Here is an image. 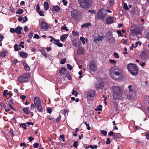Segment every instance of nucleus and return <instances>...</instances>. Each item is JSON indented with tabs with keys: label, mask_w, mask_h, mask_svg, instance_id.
Returning a JSON list of instances; mask_svg holds the SVG:
<instances>
[{
	"label": "nucleus",
	"mask_w": 149,
	"mask_h": 149,
	"mask_svg": "<svg viewBox=\"0 0 149 149\" xmlns=\"http://www.w3.org/2000/svg\"><path fill=\"white\" fill-rule=\"evenodd\" d=\"M52 109L50 107H48L47 108V112L49 114H51L52 111Z\"/></svg>",
	"instance_id": "nucleus-46"
},
{
	"label": "nucleus",
	"mask_w": 149,
	"mask_h": 149,
	"mask_svg": "<svg viewBox=\"0 0 149 149\" xmlns=\"http://www.w3.org/2000/svg\"><path fill=\"white\" fill-rule=\"evenodd\" d=\"M100 133L104 136H106L107 134V132L105 130H102L100 132Z\"/></svg>",
	"instance_id": "nucleus-40"
},
{
	"label": "nucleus",
	"mask_w": 149,
	"mask_h": 149,
	"mask_svg": "<svg viewBox=\"0 0 149 149\" xmlns=\"http://www.w3.org/2000/svg\"><path fill=\"white\" fill-rule=\"evenodd\" d=\"M113 137L115 139H119L121 138V135L120 133H115Z\"/></svg>",
	"instance_id": "nucleus-22"
},
{
	"label": "nucleus",
	"mask_w": 149,
	"mask_h": 149,
	"mask_svg": "<svg viewBox=\"0 0 149 149\" xmlns=\"http://www.w3.org/2000/svg\"><path fill=\"white\" fill-rule=\"evenodd\" d=\"M84 123L87 127V130H90L91 128L89 124H88L86 122H85Z\"/></svg>",
	"instance_id": "nucleus-43"
},
{
	"label": "nucleus",
	"mask_w": 149,
	"mask_h": 149,
	"mask_svg": "<svg viewBox=\"0 0 149 149\" xmlns=\"http://www.w3.org/2000/svg\"><path fill=\"white\" fill-rule=\"evenodd\" d=\"M59 137L60 139H62V141H64L65 140V138H64V134H62V135H61Z\"/></svg>",
	"instance_id": "nucleus-58"
},
{
	"label": "nucleus",
	"mask_w": 149,
	"mask_h": 149,
	"mask_svg": "<svg viewBox=\"0 0 149 149\" xmlns=\"http://www.w3.org/2000/svg\"><path fill=\"white\" fill-rule=\"evenodd\" d=\"M89 148H90L92 149H94V146L92 145L87 146L85 147L86 149H88Z\"/></svg>",
	"instance_id": "nucleus-42"
},
{
	"label": "nucleus",
	"mask_w": 149,
	"mask_h": 149,
	"mask_svg": "<svg viewBox=\"0 0 149 149\" xmlns=\"http://www.w3.org/2000/svg\"><path fill=\"white\" fill-rule=\"evenodd\" d=\"M61 29L63 30H65L66 31H68L69 30V29L66 26L65 24L62 27Z\"/></svg>",
	"instance_id": "nucleus-44"
},
{
	"label": "nucleus",
	"mask_w": 149,
	"mask_h": 149,
	"mask_svg": "<svg viewBox=\"0 0 149 149\" xmlns=\"http://www.w3.org/2000/svg\"><path fill=\"white\" fill-rule=\"evenodd\" d=\"M29 78V73L24 74L19 76L18 78V81L22 84L28 81Z\"/></svg>",
	"instance_id": "nucleus-5"
},
{
	"label": "nucleus",
	"mask_w": 149,
	"mask_h": 149,
	"mask_svg": "<svg viewBox=\"0 0 149 149\" xmlns=\"http://www.w3.org/2000/svg\"><path fill=\"white\" fill-rule=\"evenodd\" d=\"M109 74L112 79L116 80H120L123 77L122 70L116 67H113L110 69Z\"/></svg>",
	"instance_id": "nucleus-1"
},
{
	"label": "nucleus",
	"mask_w": 149,
	"mask_h": 149,
	"mask_svg": "<svg viewBox=\"0 0 149 149\" xmlns=\"http://www.w3.org/2000/svg\"><path fill=\"white\" fill-rule=\"evenodd\" d=\"M10 32L12 33H15V29L12 28H10Z\"/></svg>",
	"instance_id": "nucleus-59"
},
{
	"label": "nucleus",
	"mask_w": 149,
	"mask_h": 149,
	"mask_svg": "<svg viewBox=\"0 0 149 149\" xmlns=\"http://www.w3.org/2000/svg\"><path fill=\"white\" fill-rule=\"evenodd\" d=\"M77 52L80 54H82L84 52V50L82 47H79L77 50Z\"/></svg>",
	"instance_id": "nucleus-27"
},
{
	"label": "nucleus",
	"mask_w": 149,
	"mask_h": 149,
	"mask_svg": "<svg viewBox=\"0 0 149 149\" xmlns=\"http://www.w3.org/2000/svg\"><path fill=\"white\" fill-rule=\"evenodd\" d=\"M130 31L132 35L133 36H137L141 33L140 30L138 28H134L132 30L130 29Z\"/></svg>",
	"instance_id": "nucleus-9"
},
{
	"label": "nucleus",
	"mask_w": 149,
	"mask_h": 149,
	"mask_svg": "<svg viewBox=\"0 0 149 149\" xmlns=\"http://www.w3.org/2000/svg\"><path fill=\"white\" fill-rule=\"evenodd\" d=\"M24 10L23 9L19 8L18 9L17 11L16 12V13L20 15L22 14Z\"/></svg>",
	"instance_id": "nucleus-30"
},
{
	"label": "nucleus",
	"mask_w": 149,
	"mask_h": 149,
	"mask_svg": "<svg viewBox=\"0 0 149 149\" xmlns=\"http://www.w3.org/2000/svg\"><path fill=\"white\" fill-rule=\"evenodd\" d=\"M95 91H91L89 92L88 94L87 95V97H94L95 94Z\"/></svg>",
	"instance_id": "nucleus-18"
},
{
	"label": "nucleus",
	"mask_w": 149,
	"mask_h": 149,
	"mask_svg": "<svg viewBox=\"0 0 149 149\" xmlns=\"http://www.w3.org/2000/svg\"><path fill=\"white\" fill-rule=\"evenodd\" d=\"M114 109L115 111H116V113H118V112L119 111V109L118 105L117 104H116L115 105L114 108Z\"/></svg>",
	"instance_id": "nucleus-34"
},
{
	"label": "nucleus",
	"mask_w": 149,
	"mask_h": 149,
	"mask_svg": "<svg viewBox=\"0 0 149 149\" xmlns=\"http://www.w3.org/2000/svg\"><path fill=\"white\" fill-rule=\"evenodd\" d=\"M60 9V8L58 6H54L52 8V10H54L56 12L58 11Z\"/></svg>",
	"instance_id": "nucleus-25"
},
{
	"label": "nucleus",
	"mask_w": 149,
	"mask_h": 149,
	"mask_svg": "<svg viewBox=\"0 0 149 149\" xmlns=\"http://www.w3.org/2000/svg\"><path fill=\"white\" fill-rule=\"evenodd\" d=\"M49 24L44 21H42L40 24V27L42 29L46 30L48 29L49 26Z\"/></svg>",
	"instance_id": "nucleus-10"
},
{
	"label": "nucleus",
	"mask_w": 149,
	"mask_h": 149,
	"mask_svg": "<svg viewBox=\"0 0 149 149\" xmlns=\"http://www.w3.org/2000/svg\"><path fill=\"white\" fill-rule=\"evenodd\" d=\"M114 0H109V5L110 6H112L114 3Z\"/></svg>",
	"instance_id": "nucleus-55"
},
{
	"label": "nucleus",
	"mask_w": 149,
	"mask_h": 149,
	"mask_svg": "<svg viewBox=\"0 0 149 149\" xmlns=\"http://www.w3.org/2000/svg\"><path fill=\"white\" fill-rule=\"evenodd\" d=\"M89 67L91 70L93 72H95L97 70V65L94 61L92 60L91 61Z\"/></svg>",
	"instance_id": "nucleus-7"
},
{
	"label": "nucleus",
	"mask_w": 149,
	"mask_h": 149,
	"mask_svg": "<svg viewBox=\"0 0 149 149\" xmlns=\"http://www.w3.org/2000/svg\"><path fill=\"white\" fill-rule=\"evenodd\" d=\"M0 106L2 109H4L6 107V105L5 104L1 102H0Z\"/></svg>",
	"instance_id": "nucleus-52"
},
{
	"label": "nucleus",
	"mask_w": 149,
	"mask_h": 149,
	"mask_svg": "<svg viewBox=\"0 0 149 149\" xmlns=\"http://www.w3.org/2000/svg\"><path fill=\"white\" fill-rule=\"evenodd\" d=\"M123 8L126 10H129V8L127 6V4L125 3H124L123 4Z\"/></svg>",
	"instance_id": "nucleus-41"
},
{
	"label": "nucleus",
	"mask_w": 149,
	"mask_h": 149,
	"mask_svg": "<svg viewBox=\"0 0 149 149\" xmlns=\"http://www.w3.org/2000/svg\"><path fill=\"white\" fill-rule=\"evenodd\" d=\"M19 54L21 57L24 58H26L28 56V55L26 53L22 51H21L19 53Z\"/></svg>",
	"instance_id": "nucleus-20"
},
{
	"label": "nucleus",
	"mask_w": 149,
	"mask_h": 149,
	"mask_svg": "<svg viewBox=\"0 0 149 149\" xmlns=\"http://www.w3.org/2000/svg\"><path fill=\"white\" fill-rule=\"evenodd\" d=\"M33 34L34 33L32 31H30L29 34L28 36V38L29 39L33 37Z\"/></svg>",
	"instance_id": "nucleus-36"
},
{
	"label": "nucleus",
	"mask_w": 149,
	"mask_h": 149,
	"mask_svg": "<svg viewBox=\"0 0 149 149\" xmlns=\"http://www.w3.org/2000/svg\"><path fill=\"white\" fill-rule=\"evenodd\" d=\"M148 54L147 51L144 50L140 53V57L141 59L143 60H147L148 58Z\"/></svg>",
	"instance_id": "nucleus-8"
},
{
	"label": "nucleus",
	"mask_w": 149,
	"mask_h": 149,
	"mask_svg": "<svg viewBox=\"0 0 149 149\" xmlns=\"http://www.w3.org/2000/svg\"><path fill=\"white\" fill-rule=\"evenodd\" d=\"M109 62L110 63L112 64L113 63L114 65H115L116 64V61L115 60H112L111 59H110L109 60Z\"/></svg>",
	"instance_id": "nucleus-51"
},
{
	"label": "nucleus",
	"mask_w": 149,
	"mask_h": 149,
	"mask_svg": "<svg viewBox=\"0 0 149 149\" xmlns=\"http://www.w3.org/2000/svg\"><path fill=\"white\" fill-rule=\"evenodd\" d=\"M113 21V17L109 16L107 17L106 19V23L107 24H111Z\"/></svg>",
	"instance_id": "nucleus-14"
},
{
	"label": "nucleus",
	"mask_w": 149,
	"mask_h": 149,
	"mask_svg": "<svg viewBox=\"0 0 149 149\" xmlns=\"http://www.w3.org/2000/svg\"><path fill=\"white\" fill-rule=\"evenodd\" d=\"M80 40L82 42V43L83 45H84L85 43V39L83 37H81L80 38Z\"/></svg>",
	"instance_id": "nucleus-49"
},
{
	"label": "nucleus",
	"mask_w": 149,
	"mask_h": 149,
	"mask_svg": "<svg viewBox=\"0 0 149 149\" xmlns=\"http://www.w3.org/2000/svg\"><path fill=\"white\" fill-rule=\"evenodd\" d=\"M39 15L40 16H44L45 14H44L43 11L42 10H40L38 12Z\"/></svg>",
	"instance_id": "nucleus-48"
},
{
	"label": "nucleus",
	"mask_w": 149,
	"mask_h": 149,
	"mask_svg": "<svg viewBox=\"0 0 149 149\" xmlns=\"http://www.w3.org/2000/svg\"><path fill=\"white\" fill-rule=\"evenodd\" d=\"M107 13L104 9H100L97 14V18L98 20H103L106 17Z\"/></svg>",
	"instance_id": "nucleus-4"
},
{
	"label": "nucleus",
	"mask_w": 149,
	"mask_h": 149,
	"mask_svg": "<svg viewBox=\"0 0 149 149\" xmlns=\"http://www.w3.org/2000/svg\"><path fill=\"white\" fill-rule=\"evenodd\" d=\"M91 25V24L90 23H87L85 24H84L81 26V27L82 28H88Z\"/></svg>",
	"instance_id": "nucleus-24"
},
{
	"label": "nucleus",
	"mask_w": 149,
	"mask_h": 149,
	"mask_svg": "<svg viewBox=\"0 0 149 149\" xmlns=\"http://www.w3.org/2000/svg\"><path fill=\"white\" fill-rule=\"evenodd\" d=\"M8 54V51H2L1 53H0V57L1 58H3L5 57L6 54Z\"/></svg>",
	"instance_id": "nucleus-19"
},
{
	"label": "nucleus",
	"mask_w": 149,
	"mask_h": 149,
	"mask_svg": "<svg viewBox=\"0 0 149 149\" xmlns=\"http://www.w3.org/2000/svg\"><path fill=\"white\" fill-rule=\"evenodd\" d=\"M91 0H78V2L80 6L84 8L89 7V3Z\"/></svg>",
	"instance_id": "nucleus-6"
},
{
	"label": "nucleus",
	"mask_w": 149,
	"mask_h": 149,
	"mask_svg": "<svg viewBox=\"0 0 149 149\" xmlns=\"http://www.w3.org/2000/svg\"><path fill=\"white\" fill-rule=\"evenodd\" d=\"M18 47L19 45L17 44H15V45L14 47L15 51H19V49H18Z\"/></svg>",
	"instance_id": "nucleus-45"
},
{
	"label": "nucleus",
	"mask_w": 149,
	"mask_h": 149,
	"mask_svg": "<svg viewBox=\"0 0 149 149\" xmlns=\"http://www.w3.org/2000/svg\"><path fill=\"white\" fill-rule=\"evenodd\" d=\"M24 43V42L21 41L19 44V46L21 47L22 48H23L24 47V46L23 45Z\"/></svg>",
	"instance_id": "nucleus-63"
},
{
	"label": "nucleus",
	"mask_w": 149,
	"mask_h": 149,
	"mask_svg": "<svg viewBox=\"0 0 149 149\" xmlns=\"http://www.w3.org/2000/svg\"><path fill=\"white\" fill-rule=\"evenodd\" d=\"M67 67L68 69L70 70H71L72 69V67L71 65L69 64H68L67 65Z\"/></svg>",
	"instance_id": "nucleus-61"
},
{
	"label": "nucleus",
	"mask_w": 149,
	"mask_h": 149,
	"mask_svg": "<svg viewBox=\"0 0 149 149\" xmlns=\"http://www.w3.org/2000/svg\"><path fill=\"white\" fill-rule=\"evenodd\" d=\"M22 28L20 26H18L15 29V33L20 34L22 33L21 31L22 30Z\"/></svg>",
	"instance_id": "nucleus-16"
},
{
	"label": "nucleus",
	"mask_w": 149,
	"mask_h": 149,
	"mask_svg": "<svg viewBox=\"0 0 149 149\" xmlns=\"http://www.w3.org/2000/svg\"><path fill=\"white\" fill-rule=\"evenodd\" d=\"M68 36V34H64L62 35L61 37L60 40L61 41H63Z\"/></svg>",
	"instance_id": "nucleus-28"
},
{
	"label": "nucleus",
	"mask_w": 149,
	"mask_h": 149,
	"mask_svg": "<svg viewBox=\"0 0 149 149\" xmlns=\"http://www.w3.org/2000/svg\"><path fill=\"white\" fill-rule=\"evenodd\" d=\"M36 107V108L37 111L40 112H42L43 111V110L41 105Z\"/></svg>",
	"instance_id": "nucleus-26"
},
{
	"label": "nucleus",
	"mask_w": 149,
	"mask_h": 149,
	"mask_svg": "<svg viewBox=\"0 0 149 149\" xmlns=\"http://www.w3.org/2000/svg\"><path fill=\"white\" fill-rule=\"evenodd\" d=\"M8 91L6 90H4L3 91V96L7 97V95H9L10 94L9 93H8Z\"/></svg>",
	"instance_id": "nucleus-33"
},
{
	"label": "nucleus",
	"mask_w": 149,
	"mask_h": 149,
	"mask_svg": "<svg viewBox=\"0 0 149 149\" xmlns=\"http://www.w3.org/2000/svg\"><path fill=\"white\" fill-rule=\"evenodd\" d=\"M9 133L11 134L13 136H14L13 130L12 129H10L9 131Z\"/></svg>",
	"instance_id": "nucleus-60"
},
{
	"label": "nucleus",
	"mask_w": 149,
	"mask_h": 149,
	"mask_svg": "<svg viewBox=\"0 0 149 149\" xmlns=\"http://www.w3.org/2000/svg\"><path fill=\"white\" fill-rule=\"evenodd\" d=\"M72 33L74 36H77L79 35V34L77 31H73Z\"/></svg>",
	"instance_id": "nucleus-54"
},
{
	"label": "nucleus",
	"mask_w": 149,
	"mask_h": 149,
	"mask_svg": "<svg viewBox=\"0 0 149 149\" xmlns=\"http://www.w3.org/2000/svg\"><path fill=\"white\" fill-rule=\"evenodd\" d=\"M66 70V69L65 67L62 68L59 71V73L62 74H64L65 73V72Z\"/></svg>",
	"instance_id": "nucleus-21"
},
{
	"label": "nucleus",
	"mask_w": 149,
	"mask_h": 149,
	"mask_svg": "<svg viewBox=\"0 0 149 149\" xmlns=\"http://www.w3.org/2000/svg\"><path fill=\"white\" fill-rule=\"evenodd\" d=\"M127 68L132 75L136 76L138 74V69L135 64L129 63L127 65Z\"/></svg>",
	"instance_id": "nucleus-3"
},
{
	"label": "nucleus",
	"mask_w": 149,
	"mask_h": 149,
	"mask_svg": "<svg viewBox=\"0 0 149 149\" xmlns=\"http://www.w3.org/2000/svg\"><path fill=\"white\" fill-rule=\"evenodd\" d=\"M113 55L115 58H119L118 54L117 53L114 52L113 53Z\"/></svg>",
	"instance_id": "nucleus-53"
},
{
	"label": "nucleus",
	"mask_w": 149,
	"mask_h": 149,
	"mask_svg": "<svg viewBox=\"0 0 149 149\" xmlns=\"http://www.w3.org/2000/svg\"><path fill=\"white\" fill-rule=\"evenodd\" d=\"M39 102H40V99H39V98L37 97H35L34 99V103H38Z\"/></svg>",
	"instance_id": "nucleus-32"
},
{
	"label": "nucleus",
	"mask_w": 149,
	"mask_h": 149,
	"mask_svg": "<svg viewBox=\"0 0 149 149\" xmlns=\"http://www.w3.org/2000/svg\"><path fill=\"white\" fill-rule=\"evenodd\" d=\"M73 45L76 47H79L81 45V42L79 40L73 39L72 41Z\"/></svg>",
	"instance_id": "nucleus-11"
},
{
	"label": "nucleus",
	"mask_w": 149,
	"mask_h": 149,
	"mask_svg": "<svg viewBox=\"0 0 149 149\" xmlns=\"http://www.w3.org/2000/svg\"><path fill=\"white\" fill-rule=\"evenodd\" d=\"M72 95H74L75 97H77L78 95L77 92V91H75L74 89H73L72 90Z\"/></svg>",
	"instance_id": "nucleus-37"
},
{
	"label": "nucleus",
	"mask_w": 149,
	"mask_h": 149,
	"mask_svg": "<svg viewBox=\"0 0 149 149\" xmlns=\"http://www.w3.org/2000/svg\"><path fill=\"white\" fill-rule=\"evenodd\" d=\"M102 37L99 36L98 37H95V38L94 41L97 42V41H100L102 40Z\"/></svg>",
	"instance_id": "nucleus-29"
},
{
	"label": "nucleus",
	"mask_w": 149,
	"mask_h": 149,
	"mask_svg": "<svg viewBox=\"0 0 149 149\" xmlns=\"http://www.w3.org/2000/svg\"><path fill=\"white\" fill-rule=\"evenodd\" d=\"M61 118V115H59L58 117L56 119V122L57 124L59 123L60 120Z\"/></svg>",
	"instance_id": "nucleus-39"
},
{
	"label": "nucleus",
	"mask_w": 149,
	"mask_h": 149,
	"mask_svg": "<svg viewBox=\"0 0 149 149\" xmlns=\"http://www.w3.org/2000/svg\"><path fill=\"white\" fill-rule=\"evenodd\" d=\"M113 94V98L115 100H120L122 97L121 87L118 86H114L111 87Z\"/></svg>",
	"instance_id": "nucleus-2"
},
{
	"label": "nucleus",
	"mask_w": 149,
	"mask_h": 149,
	"mask_svg": "<svg viewBox=\"0 0 149 149\" xmlns=\"http://www.w3.org/2000/svg\"><path fill=\"white\" fill-rule=\"evenodd\" d=\"M104 83L103 82L98 84H96L95 87L96 88L98 89H102L104 87Z\"/></svg>",
	"instance_id": "nucleus-17"
},
{
	"label": "nucleus",
	"mask_w": 149,
	"mask_h": 149,
	"mask_svg": "<svg viewBox=\"0 0 149 149\" xmlns=\"http://www.w3.org/2000/svg\"><path fill=\"white\" fill-rule=\"evenodd\" d=\"M23 111L26 114H29V108H24L23 109Z\"/></svg>",
	"instance_id": "nucleus-31"
},
{
	"label": "nucleus",
	"mask_w": 149,
	"mask_h": 149,
	"mask_svg": "<svg viewBox=\"0 0 149 149\" xmlns=\"http://www.w3.org/2000/svg\"><path fill=\"white\" fill-rule=\"evenodd\" d=\"M109 36L111 37L109 38L108 39V41H109L110 43H113L115 40V38L113 36L112 33L110 32V34H109Z\"/></svg>",
	"instance_id": "nucleus-13"
},
{
	"label": "nucleus",
	"mask_w": 149,
	"mask_h": 149,
	"mask_svg": "<svg viewBox=\"0 0 149 149\" xmlns=\"http://www.w3.org/2000/svg\"><path fill=\"white\" fill-rule=\"evenodd\" d=\"M111 143V141L110 139L109 138H107V141L106 143L107 144H108Z\"/></svg>",
	"instance_id": "nucleus-62"
},
{
	"label": "nucleus",
	"mask_w": 149,
	"mask_h": 149,
	"mask_svg": "<svg viewBox=\"0 0 149 149\" xmlns=\"http://www.w3.org/2000/svg\"><path fill=\"white\" fill-rule=\"evenodd\" d=\"M117 33L120 36H122V34L121 33V31L120 30H118L116 31Z\"/></svg>",
	"instance_id": "nucleus-64"
},
{
	"label": "nucleus",
	"mask_w": 149,
	"mask_h": 149,
	"mask_svg": "<svg viewBox=\"0 0 149 149\" xmlns=\"http://www.w3.org/2000/svg\"><path fill=\"white\" fill-rule=\"evenodd\" d=\"M44 9L45 10H47L49 8V5L48 3L45 1L44 3Z\"/></svg>",
	"instance_id": "nucleus-23"
},
{
	"label": "nucleus",
	"mask_w": 149,
	"mask_h": 149,
	"mask_svg": "<svg viewBox=\"0 0 149 149\" xmlns=\"http://www.w3.org/2000/svg\"><path fill=\"white\" fill-rule=\"evenodd\" d=\"M88 12L89 13H90L92 14H95L96 13V11L94 10H89L88 11Z\"/></svg>",
	"instance_id": "nucleus-56"
},
{
	"label": "nucleus",
	"mask_w": 149,
	"mask_h": 149,
	"mask_svg": "<svg viewBox=\"0 0 149 149\" xmlns=\"http://www.w3.org/2000/svg\"><path fill=\"white\" fill-rule=\"evenodd\" d=\"M39 143H34L33 146L34 148H37L39 147Z\"/></svg>",
	"instance_id": "nucleus-47"
},
{
	"label": "nucleus",
	"mask_w": 149,
	"mask_h": 149,
	"mask_svg": "<svg viewBox=\"0 0 149 149\" xmlns=\"http://www.w3.org/2000/svg\"><path fill=\"white\" fill-rule=\"evenodd\" d=\"M22 63L24 67L25 70L27 71H29L30 70V68L29 66L24 61H22Z\"/></svg>",
	"instance_id": "nucleus-15"
},
{
	"label": "nucleus",
	"mask_w": 149,
	"mask_h": 149,
	"mask_svg": "<svg viewBox=\"0 0 149 149\" xmlns=\"http://www.w3.org/2000/svg\"><path fill=\"white\" fill-rule=\"evenodd\" d=\"M19 126L20 127H22L23 128H24L25 130L26 129V126L25 123H22L21 124H20Z\"/></svg>",
	"instance_id": "nucleus-35"
},
{
	"label": "nucleus",
	"mask_w": 149,
	"mask_h": 149,
	"mask_svg": "<svg viewBox=\"0 0 149 149\" xmlns=\"http://www.w3.org/2000/svg\"><path fill=\"white\" fill-rule=\"evenodd\" d=\"M66 61V59L65 58H64L62 59L60 61V63L61 64H63L65 63Z\"/></svg>",
	"instance_id": "nucleus-38"
},
{
	"label": "nucleus",
	"mask_w": 149,
	"mask_h": 149,
	"mask_svg": "<svg viewBox=\"0 0 149 149\" xmlns=\"http://www.w3.org/2000/svg\"><path fill=\"white\" fill-rule=\"evenodd\" d=\"M42 55L45 56V58H47V52L45 51H43L42 52Z\"/></svg>",
	"instance_id": "nucleus-50"
},
{
	"label": "nucleus",
	"mask_w": 149,
	"mask_h": 149,
	"mask_svg": "<svg viewBox=\"0 0 149 149\" xmlns=\"http://www.w3.org/2000/svg\"><path fill=\"white\" fill-rule=\"evenodd\" d=\"M71 15L74 19H78V14L76 10H73L71 11Z\"/></svg>",
	"instance_id": "nucleus-12"
},
{
	"label": "nucleus",
	"mask_w": 149,
	"mask_h": 149,
	"mask_svg": "<svg viewBox=\"0 0 149 149\" xmlns=\"http://www.w3.org/2000/svg\"><path fill=\"white\" fill-rule=\"evenodd\" d=\"M102 106L101 105H99L97 107V109H95L96 111H102V109L101 108L102 107Z\"/></svg>",
	"instance_id": "nucleus-57"
}]
</instances>
